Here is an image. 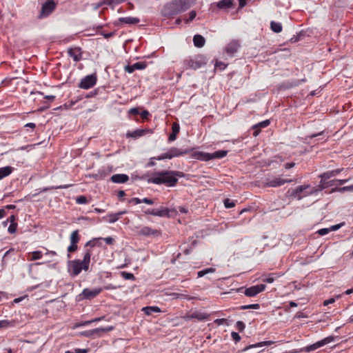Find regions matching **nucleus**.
I'll list each match as a JSON object with an SVG mask.
<instances>
[{
    "mask_svg": "<svg viewBox=\"0 0 353 353\" xmlns=\"http://www.w3.org/2000/svg\"><path fill=\"white\" fill-rule=\"evenodd\" d=\"M184 173L180 171H159L152 174L148 182L153 184H164L168 187H174L178 182V177L182 178L184 177Z\"/></svg>",
    "mask_w": 353,
    "mask_h": 353,
    "instance_id": "1",
    "label": "nucleus"
},
{
    "mask_svg": "<svg viewBox=\"0 0 353 353\" xmlns=\"http://www.w3.org/2000/svg\"><path fill=\"white\" fill-rule=\"evenodd\" d=\"M190 6V0H172L163 6L161 14L165 17L171 18L187 10Z\"/></svg>",
    "mask_w": 353,
    "mask_h": 353,
    "instance_id": "2",
    "label": "nucleus"
},
{
    "mask_svg": "<svg viewBox=\"0 0 353 353\" xmlns=\"http://www.w3.org/2000/svg\"><path fill=\"white\" fill-rule=\"evenodd\" d=\"M91 256L92 250L86 249L82 261L79 259L72 261L70 265V275L76 276L81 273L82 270H88Z\"/></svg>",
    "mask_w": 353,
    "mask_h": 353,
    "instance_id": "3",
    "label": "nucleus"
},
{
    "mask_svg": "<svg viewBox=\"0 0 353 353\" xmlns=\"http://www.w3.org/2000/svg\"><path fill=\"white\" fill-rule=\"evenodd\" d=\"M207 63L205 57L201 54L195 55L193 57H188L183 61V70H197Z\"/></svg>",
    "mask_w": 353,
    "mask_h": 353,
    "instance_id": "4",
    "label": "nucleus"
},
{
    "mask_svg": "<svg viewBox=\"0 0 353 353\" xmlns=\"http://www.w3.org/2000/svg\"><path fill=\"white\" fill-rule=\"evenodd\" d=\"M295 179H285L283 175L271 176L267 177L264 181V186L268 188H278L287 183L294 182Z\"/></svg>",
    "mask_w": 353,
    "mask_h": 353,
    "instance_id": "5",
    "label": "nucleus"
},
{
    "mask_svg": "<svg viewBox=\"0 0 353 353\" xmlns=\"http://www.w3.org/2000/svg\"><path fill=\"white\" fill-rule=\"evenodd\" d=\"M57 6V3L54 0H47L42 4L37 18L42 19L49 17L55 10Z\"/></svg>",
    "mask_w": 353,
    "mask_h": 353,
    "instance_id": "6",
    "label": "nucleus"
},
{
    "mask_svg": "<svg viewBox=\"0 0 353 353\" xmlns=\"http://www.w3.org/2000/svg\"><path fill=\"white\" fill-rule=\"evenodd\" d=\"M97 82V75L96 73L87 75L82 78L78 84V88L84 90H88L93 88Z\"/></svg>",
    "mask_w": 353,
    "mask_h": 353,
    "instance_id": "7",
    "label": "nucleus"
},
{
    "mask_svg": "<svg viewBox=\"0 0 353 353\" xmlns=\"http://www.w3.org/2000/svg\"><path fill=\"white\" fill-rule=\"evenodd\" d=\"M334 341V337L332 336H329L327 337H325V339L321 340V341H319L317 342H316L314 344H312V345H307L304 347V351H305L306 352H312V351H314L328 343H330L332 342H333Z\"/></svg>",
    "mask_w": 353,
    "mask_h": 353,
    "instance_id": "8",
    "label": "nucleus"
},
{
    "mask_svg": "<svg viewBox=\"0 0 353 353\" xmlns=\"http://www.w3.org/2000/svg\"><path fill=\"white\" fill-rule=\"evenodd\" d=\"M137 234L146 237H157L161 236V232L160 230L153 229L149 226H144L137 231Z\"/></svg>",
    "mask_w": 353,
    "mask_h": 353,
    "instance_id": "9",
    "label": "nucleus"
},
{
    "mask_svg": "<svg viewBox=\"0 0 353 353\" xmlns=\"http://www.w3.org/2000/svg\"><path fill=\"white\" fill-rule=\"evenodd\" d=\"M83 53L81 48L71 47L67 50L68 57L72 58L74 62H79L83 59Z\"/></svg>",
    "mask_w": 353,
    "mask_h": 353,
    "instance_id": "10",
    "label": "nucleus"
},
{
    "mask_svg": "<svg viewBox=\"0 0 353 353\" xmlns=\"http://www.w3.org/2000/svg\"><path fill=\"white\" fill-rule=\"evenodd\" d=\"M114 329L113 326H109L107 327H98L91 330L85 331L82 333V335L90 337L93 336H101L103 332H108L112 331Z\"/></svg>",
    "mask_w": 353,
    "mask_h": 353,
    "instance_id": "11",
    "label": "nucleus"
},
{
    "mask_svg": "<svg viewBox=\"0 0 353 353\" xmlns=\"http://www.w3.org/2000/svg\"><path fill=\"white\" fill-rule=\"evenodd\" d=\"M310 188V185H303L297 186L296 188L292 190V192L290 194L291 196H294L297 199L300 200L303 197L307 196V195H305V194L308 192V189Z\"/></svg>",
    "mask_w": 353,
    "mask_h": 353,
    "instance_id": "12",
    "label": "nucleus"
},
{
    "mask_svg": "<svg viewBox=\"0 0 353 353\" xmlns=\"http://www.w3.org/2000/svg\"><path fill=\"white\" fill-rule=\"evenodd\" d=\"M266 286L264 284H259L251 286L248 288H246L244 294L245 296L248 297H253L257 295L259 293L265 290Z\"/></svg>",
    "mask_w": 353,
    "mask_h": 353,
    "instance_id": "13",
    "label": "nucleus"
},
{
    "mask_svg": "<svg viewBox=\"0 0 353 353\" xmlns=\"http://www.w3.org/2000/svg\"><path fill=\"white\" fill-rule=\"evenodd\" d=\"M103 291L102 288H94V289H89V288H85L82 293L81 294V296H83V299H92L95 298L97 296H98L101 292Z\"/></svg>",
    "mask_w": 353,
    "mask_h": 353,
    "instance_id": "14",
    "label": "nucleus"
},
{
    "mask_svg": "<svg viewBox=\"0 0 353 353\" xmlns=\"http://www.w3.org/2000/svg\"><path fill=\"white\" fill-rule=\"evenodd\" d=\"M152 132H153L152 130L149 129V128L137 129L134 131H128L126 133V137L137 139L139 137L144 136L146 134H152Z\"/></svg>",
    "mask_w": 353,
    "mask_h": 353,
    "instance_id": "15",
    "label": "nucleus"
},
{
    "mask_svg": "<svg viewBox=\"0 0 353 353\" xmlns=\"http://www.w3.org/2000/svg\"><path fill=\"white\" fill-rule=\"evenodd\" d=\"M190 150H182L177 148H171L168 151L169 154V159L187 154L190 152Z\"/></svg>",
    "mask_w": 353,
    "mask_h": 353,
    "instance_id": "16",
    "label": "nucleus"
},
{
    "mask_svg": "<svg viewBox=\"0 0 353 353\" xmlns=\"http://www.w3.org/2000/svg\"><path fill=\"white\" fill-rule=\"evenodd\" d=\"M239 47L240 44L239 41L236 40H232L226 46L225 52L228 54L232 56L238 51Z\"/></svg>",
    "mask_w": 353,
    "mask_h": 353,
    "instance_id": "17",
    "label": "nucleus"
},
{
    "mask_svg": "<svg viewBox=\"0 0 353 353\" xmlns=\"http://www.w3.org/2000/svg\"><path fill=\"white\" fill-rule=\"evenodd\" d=\"M110 180L115 183H125L129 180V176L125 174H115L111 176Z\"/></svg>",
    "mask_w": 353,
    "mask_h": 353,
    "instance_id": "18",
    "label": "nucleus"
},
{
    "mask_svg": "<svg viewBox=\"0 0 353 353\" xmlns=\"http://www.w3.org/2000/svg\"><path fill=\"white\" fill-rule=\"evenodd\" d=\"M208 314H206L205 313L195 311V312H192L190 314H188L185 317V319L186 320L195 319L199 321H204L208 319Z\"/></svg>",
    "mask_w": 353,
    "mask_h": 353,
    "instance_id": "19",
    "label": "nucleus"
},
{
    "mask_svg": "<svg viewBox=\"0 0 353 353\" xmlns=\"http://www.w3.org/2000/svg\"><path fill=\"white\" fill-rule=\"evenodd\" d=\"M126 211H120L114 214H108L104 219L110 223H114L117 221L122 215L125 214Z\"/></svg>",
    "mask_w": 353,
    "mask_h": 353,
    "instance_id": "20",
    "label": "nucleus"
},
{
    "mask_svg": "<svg viewBox=\"0 0 353 353\" xmlns=\"http://www.w3.org/2000/svg\"><path fill=\"white\" fill-rule=\"evenodd\" d=\"M180 131V125L178 123L174 122L172 125V133L170 134L168 137V141L170 142L174 141L177 138V134Z\"/></svg>",
    "mask_w": 353,
    "mask_h": 353,
    "instance_id": "21",
    "label": "nucleus"
},
{
    "mask_svg": "<svg viewBox=\"0 0 353 353\" xmlns=\"http://www.w3.org/2000/svg\"><path fill=\"white\" fill-rule=\"evenodd\" d=\"M270 123V121L269 120H265L263 121H261L257 124H256L253 128L254 130L253 132V135L254 137H256L261 132V129L263 128L268 127Z\"/></svg>",
    "mask_w": 353,
    "mask_h": 353,
    "instance_id": "22",
    "label": "nucleus"
},
{
    "mask_svg": "<svg viewBox=\"0 0 353 353\" xmlns=\"http://www.w3.org/2000/svg\"><path fill=\"white\" fill-rule=\"evenodd\" d=\"M342 170H343V169H336V170H333L331 171H328V172L321 174L319 176V177L321 179L327 180V179H330L331 177L338 175Z\"/></svg>",
    "mask_w": 353,
    "mask_h": 353,
    "instance_id": "23",
    "label": "nucleus"
},
{
    "mask_svg": "<svg viewBox=\"0 0 353 353\" xmlns=\"http://www.w3.org/2000/svg\"><path fill=\"white\" fill-rule=\"evenodd\" d=\"M14 170V168L10 165L0 168V180L11 174Z\"/></svg>",
    "mask_w": 353,
    "mask_h": 353,
    "instance_id": "24",
    "label": "nucleus"
},
{
    "mask_svg": "<svg viewBox=\"0 0 353 353\" xmlns=\"http://www.w3.org/2000/svg\"><path fill=\"white\" fill-rule=\"evenodd\" d=\"M192 157L205 161L210 160V153H206L203 152H195L192 154Z\"/></svg>",
    "mask_w": 353,
    "mask_h": 353,
    "instance_id": "25",
    "label": "nucleus"
},
{
    "mask_svg": "<svg viewBox=\"0 0 353 353\" xmlns=\"http://www.w3.org/2000/svg\"><path fill=\"white\" fill-rule=\"evenodd\" d=\"M193 43L194 46L202 48L205 45V39L202 35L196 34L193 37Z\"/></svg>",
    "mask_w": 353,
    "mask_h": 353,
    "instance_id": "26",
    "label": "nucleus"
},
{
    "mask_svg": "<svg viewBox=\"0 0 353 353\" xmlns=\"http://www.w3.org/2000/svg\"><path fill=\"white\" fill-rule=\"evenodd\" d=\"M43 256V253L40 250L30 252L28 253L27 259L28 261H36L41 259Z\"/></svg>",
    "mask_w": 353,
    "mask_h": 353,
    "instance_id": "27",
    "label": "nucleus"
},
{
    "mask_svg": "<svg viewBox=\"0 0 353 353\" xmlns=\"http://www.w3.org/2000/svg\"><path fill=\"white\" fill-rule=\"evenodd\" d=\"M142 311L145 315H152L153 313L161 312V309L157 306H147L142 308Z\"/></svg>",
    "mask_w": 353,
    "mask_h": 353,
    "instance_id": "28",
    "label": "nucleus"
},
{
    "mask_svg": "<svg viewBox=\"0 0 353 353\" xmlns=\"http://www.w3.org/2000/svg\"><path fill=\"white\" fill-rule=\"evenodd\" d=\"M102 241V238L99 237V238H94L92 239H91L90 241H88L85 245V247L87 248V247H90V250H91V248L95 247V246H101V241Z\"/></svg>",
    "mask_w": 353,
    "mask_h": 353,
    "instance_id": "29",
    "label": "nucleus"
},
{
    "mask_svg": "<svg viewBox=\"0 0 353 353\" xmlns=\"http://www.w3.org/2000/svg\"><path fill=\"white\" fill-rule=\"evenodd\" d=\"M228 154V151L226 150H219L216 151L213 153H210V160L214 159H222L225 157Z\"/></svg>",
    "mask_w": 353,
    "mask_h": 353,
    "instance_id": "30",
    "label": "nucleus"
},
{
    "mask_svg": "<svg viewBox=\"0 0 353 353\" xmlns=\"http://www.w3.org/2000/svg\"><path fill=\"white\" fill-rule=\"evenodd\" d=\"M274 342L272 341H262V342H260V343H257L256 344H253V345H250L248 347H246L243 351H246L250 348H253V347H263V346H267V345H270L272 344H273Z\"/></svg>",
    "mask_w": 353,
    "mask_h": 353,
    "instance_id": "31",
    "label": "nucleus"
},
{
    "mask_svg": "<svg viewBox=\"0 0 353 353\" xmlns=\"http://www.w3.org/2000/svg\"><path fill=\"white\" fill-rule=\"evenodd\" d=\"M233 5V0H221L218 3L217 6L220 9H226L231 8Z\"/></svg>",
    "mask_w": 353,
    "mask_h": 353,
    "instance_id": "32",
    "label": "nucleus"
},
{
    "mask_svg": "<svg viewBox=\"0 0 353 353\" xmlns=\"http://www.w3.org/2000/svg\"><path fill=\"white\" fill-rule=\"evenodd\" d=\"M80 240V236L79 234V230L73 231L70 236V241L71 244H78Z\"/></svg>",
    "mask_w": 353,
    "mask_h": 353,
    "instance_id": "33",
    "label": "nucleus"
},
{
    "mask_svg": "<svg viewBox=\"0 0 353 353\" xmlns=\"http://www.w3.org/2000/svg\"><path fill=\"white\" fill-rule=\"evenodd\" d=\"M156 216L160 217H169L170 210L167 208L161 207L160 209L157 210Z\"/></svg>",
    "mask_w": 353,
    "mask_h": 353,
    "instance_id": "34",
    "label": "nucleus"
},
{
    "mask_svg": "<svg viewBox=\"0 0 353 353\" xmlns=\"http://www.w3.org/2000/svg\"><path fill=\"white\" fill-rule=\"evenodd\" d=\"M270 28L271 30L276 33H279L282 31V25L281 23L272 21L270 23Z\"/></svg>",
    "mask_w": 353,
    "mask_h": 353,
    "instance_id": "35",
    "label": "nucleus"
},
{
    "mask_svg": "<svg viewBox=\"0 0 353 353\" xmlns=\"http://www.w3.org/2000/svg\"><path fill=\"white\" fill-rule=\"evenodd\" d=\"M279 276H280V275L279 274L271 273V274H269L266 278L262 279V281L263 282L272 283L274 281L276 278H278Z\"/></svg>",
    "mask_w": 353,
    "mask_h": 353,
    "instance_id": "36",
    "label": "nucleus"
},
{
    "mask_svg": "<svg viewBox=\"0 0 353 353\" xmlns=\"http://www.w3.org/2000/svg\"><path fill=\"white\" fill-rule=\"evenodd\" d=\"M121 21L128 24H135L139 23V19L134 17H125L121 19Z\"/></svg>",
    "mask_w": 353,
    "mask_h": 353,
    "instance_id": "37",
    "label": "nucleus"
},
{
    "mask_svg": "<svg viewBox=\"0 0 353 353\" xmlns=\"http://www.w3.org/2000/svg\"><path fill=\"white\" fill-rule=\"evenodd\" d=\"M215 270H216L213 268H206V269H204L203 270L198 272L197 275H198V277H202L208 273L214 272Z\"/></svg>",
    "mask_w": 353,
    "mask_h": 353,
    "instance_id": "38",
    "label": "nucleus"
},
{
    "mask_svg": "<svg viewBox=\"0 0 353 353\" xmlns=\"http://www.w3.org/2000/svg\"><path fill=\"white\" fill-rule=\"evenodd\" d=\"M260 305L259 303L250 304V305H244L239 307L240 310H248V309H259Z\"/></svg>",
    "mask_w": 353,
    "mask_h": 353,
    "instance_id": "39",
    "label": "nucleus"
},
{
    "mask_svg": "<svg viewBox=\"0 0 353 353\" xmlns=\"http://www.w3.org/2000/svg\"><path fill=\"white\" fill-rule=\"evenodd\" d=\"M89 352H90L89 348H85V349L74 348L71 350H67L65 352V353H88Z\"/></svg>",
    "mask_w": 353,
    "mask_h": 353,
    "instance_id": "40",
    "label": "nucleus"
},
{
    "mask_svg": "<svg viewBox=\"0 0 353 353\" xmlns=\"http://www.w3.org/2000/svg\"><path fill=\"white\" fill-rule=\"evenodd\" d=\"M75 201L77 204H87L88 203V200L87 199V197L85 196H77L76 199H75Z\"/></svg>",
    "mask_w": 353,
    "mask_h": 353,
    "instance_id": "41",
    "label": "nucleus"
},
{
    "mask_svg": "<svg viewBox=\"0 0 353 353\" xmlns=\"http://www.w3.org/2000/svg\"><path fill=\"white\" fill-rule=\"evenodd\" d=\"M236 202V201H234L230 199H225L223 201V203L225 208H231L235 206Z\"/></svg>",
    "mask_w": 353,
    "mask_h": 353,
    "instance_id": "42",
    "label": "nucleus"
},
{
    "mask_svg": "<svg viewBox=\"0 0 353 353\" xmlns=\"http://www.w3.org/2000/svg\"><path fill=\"white\" fill-rule=\"evenodd\" d=\"M133 67L135 70H143L147 67V63L145 61L137 62L133 64Z\"/></svg>",
    "mask_w": 353,
    "mask_h": 353,
    "instance_id": "43",
    "label": "nucleus"
},
{
    "mask_svg": "<svg viewBox=\"0 0 353 353\" xmlns=\"http://www.w3.org/2000/svg\"><path fill=\"white\" fill-rule=\"evenodd\" d=\"M14 323L12 321L8 320H1L0 321V328H6L10 326H13Z\"/></svg>",
    "mask_w": 353,
    "mask_h": 353,
    "instance_id": "44",
    "label": "nucleus"
},
{
    "mask_svg": "<svg viewBox=\"0 0 353 353\" xmlns=\"http://www.w3.org/2000/svg\"><path fill=\"white\" fill-rule=\"evenodd\" d=\"M121 274V276H123V278H124L126 280H132V281L135 280V276L132 273L127 272H122Z\"/></svg>",
    "mask_w": 353,
    "mask_h": 353,
    "instance_id": "45",
    "label": "nucleus"
},
{
    "mask_svg": "<svg viewBox=\"0 0 353 353\" xmlns=\"http://www.w3.org/2000/svg\"><path fill=\"white\" fill-rule=\"evenodd\" d=\"M319 192H321V190H319V187H314L311 188L310 186V188L308 189V192H307L305 195H312V194H317Z\"/></svg>",
    "mask_w": 353,
    "mask_h": 353,
    "instance_id": "46",
    "label": "nucleus"
},
{
    "mask_svg": "<svg viewBox=\"0 0 353 353\" xmlns=\"http://www.w3.org/2000/svg\"><path fill=\"white\" fill-rule=\"evenodd\" d=\"M327 183V180L321 179L320 184L318 185L319 190H321V191H322L323 190L328 188L330 184Z\"/></svg>",
    "mask_w": 353,
    "mask_h": 353,
    "instance_id": "47",
    "label": "nucleus"
},
{
    "mask_svg": "<svg viewBox=\"0 0 353 353\" xmlns=\"http://www.w3.org/2000/svg\"><path fill=\"white\" fill-rule=\"evenodd\" d=\"M17 228V223H10V225H9V227L8 228V231L9 233L13 234L16 232Z\"/></svg>",
    "mask_w": 353,
    "mask_h": 353,
    "instance_id": "48",
    "label": "nucleus"
},
{
    "mask_svg": "<svg viewBox=\"0 0 353 353\" xmlns=\"http://www.w3.org/2000/svg\"><path fill=\"white\" fill-rule=\"evenodd\" d=\"M169 159V154H168V152H165V153L161 154V155H159L158 157H153L151 159H155V160L161 161V160H164V159Z\"/></svg>",
    "mask_w": 353,
    "mask_h": 353,
    "instance_id": "49",
    "label": "nucleus"
},
{
    "mask_svg": "<svg viewBox=\"0 0 353 353\" xmlns=\"http://www.w3.org/2000/svg\"><path fill=\"white\" fill-rule=\"evenodd\" d=\"M121 0H103L101 4L111 6L114 3H119Z\"/></svg>",
    "mask_w": 353,
    "mask_h": 353,
    "instance_id": "50",
    "label": "nucleus"
},
{
    "mask_svg": "<svg viewBox=\"0 0 353 353\" xmlns=\"http://www.w3.org/2000/svg\"><path fill=\"white\" fill-rule=\"evenodd\" d=\"M245 327V325L243 321H239L236 323V328L239 331L242 332Z\"/></svg>",
    "mask_w": 353,
    "mask_h": 353,
    "instance_id": "51",
    "label": "nucleus"
},
{
    "mask_svg": "<svg viewBox=\"0 0 353 353\" xmlns=\"http://www.w3.org/2000/svg\"><path fill=\"white\" fill-rule=\"evenodd\" d=\"M231 337L235 343H237V342L240 341V340H241L240 335L236 332H232L231 333Z\"/></svg>",
    "mask_w": 353,
    "mask_h": 353,
    "instance_id": "52",
    "label": "nucleus"
},
{
    "mask_svg": "<svg viewBox=\"0 0 353 353\" xmlns=\"http://www.w3.org/2000/svg\"><path fill=\"white\" fill-rule=\"evenodd\" d=\"M78 249L77 244H71L68 247V252L70 253L75 252Z\"/></svg>",
    "mask_w": 353,
    "mask_h": 353,
    "instance_id": "53",
    "label": "nucleus"
},
{
    "mask_svg": "<svg viewBox=\"0 0 353 353\" xmlns=\"http://www.w3.org/2000/svg\"><path fill=\"white\" fill-rule=\"evenodd\" d=\"M196 16V13L195 11L192 10L189 13V18L186 19V23H190L192 21Z\"/></svg>",
    "mask_w": 353,
    "mask_h": 353,
    "instance_id": "54",
    "label": "nucleus"
},
{
    "mask_svg": "<svg viewBox=\"0 0 353 353\" xmlns=\"http://www.w3.org/2000/svg\"><path fill=\"white\" fill-rule=\"evenodd\" d=\"M344 225H345L344 222L341 223L339 224L334 225L330 228V231H336V230H338L339 229H340Z\"/></svg>",
    "mask_w": 353,
    "mask_h": 353,
    "instance_id": "55",
    "label": "nucleus"
},
{
    "mask_svg": "<svg viewBox=\"0 0 353 353\" xmlns=\"http://www.w3.org/2000/svg\"><path fill=\"white\" fill-rule=\"evenodd\" d=\"M124 70L128 73H132L135 70V68H134L133 65H127L125 66Z\"/></svg>",
    "mask_w": 353,
    "mask_h": 353,
    "instance_id": "56",
    "label": "nucleus"
},
{
    "mask_svg": "<svg viewBox=\"0 0 353 353\" xmlns=\"http://www.w3.org/2000/svg\"><path fill=\"white\" fill-rule=\"evenodd\" d=\"M330 232V228H322L320 229L317 232L321 236H324Z\"/></svg>",
    "mask_w": 353,
    "mask_h": 353,
    "instance_id": "57",
    "label": "nucleus"
},
{
    "mask_svg": "<svg viewBox=\"0 0 353 353\" xmlns=\"http://www.w3.org/2000/svg\"><path fill=\"white\" fill-rule=\"evenodd\" d=\"M214 323L217 324L218 325L227 324V319H217L214 320Z\"/></svg>",
    "mask_w": 353,
    "mask_h": 353,
    "instance_id": "58",
    "label": "nucleus"
},
{
    "mask_svg": "<svg viewBox=\"0 0 353 353\" xmlns=\"http://www.w3.org/2000/svg\"><path fill=\"white\" fill-rule=\"evenodd\" d=\"M129 114L132 115H138L140 114L138 108H132L129 110Z\"/></svg>",
    "mask_w": 353,
    "mask_h": 353,
    "instance_id": "59",
    "label": "nucleus"
},
{
    "mask_svg": "<svg viewBox=\"0 0 353 353\" xmlns=\"http://www.w3.org/2000/svg\"><path fill=\"white\" fill-rule=\"evenodd\" d=\"M157 209H147L144 211L145 214L156 216Z\"/></svg>",
    "mask_w": 353,
    "mask_h": 353,
    "instance_id": "60",
    "label": "nucleus"
},
{
    "mask_svg": "<svg viewBox=\"0 0 353 353\" xmlns=\"http://www.w3.org/2000/svg\"><path fill=\"white\" fill-rule=\"evenodd\" d=\"M337 190H339L340 192L350 191V190L352 191L353 190V185H350V186H345L343 188H340L337 189Z\"/></svg>",
    "mask_w": 353,
    "mask_h": 353,
    "instance_id": "61",
    "label": "nucleus"
},
{
    "mask_svg": "<svg viewBox=\"0 0 353 353\" xmlns=\"http://www.w3.org/2000/svg\"><path fill=\"white\" fill-rule=\"evenodd\" d=\"M102 240H103L108 245H112L114 242V239L110 236H108L106 238H102Z\"/></svg>",
    "mask_w": 353,
    "mask_h": 353,
    "instance_id": "62",
    "label": "nucleus"
},
{
    "mask_svg": "<svg viewBox=\"0 0 353 353\" xmlns=\"http://www.w3.org/2000/svg\"><path fill=\"white\" fill-rule=\"evenodd\" d=\"M150 115V112L148 110H143L141 113V116L143 119H148L149 116Z\"/></svg>",
    "mask_w": 353,
    "mask_h": 353,
    "instance_id": "63",
    "label": "nucleus"
},
{
    "mask_svg": "<svg viewBox=\"0 0 353 353\" xmlns=\"http://www.w3.org/2000/svg\"><path fill=\"white\" fill-rule=\"evenodd\" d=\"M226 67V65L222 62H216L215 64V68H219L220 70H224Z\"/></svg>",
    "mask_w": 353,
    "mask_h": 353,
    "instance_id": "64",
    "label": "nucleus"
}]
</instances>
